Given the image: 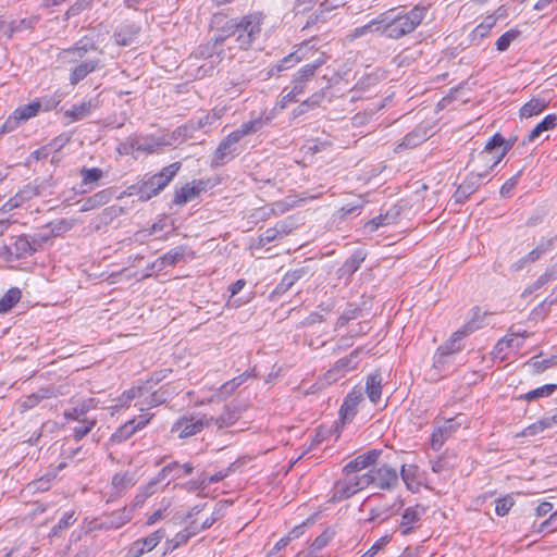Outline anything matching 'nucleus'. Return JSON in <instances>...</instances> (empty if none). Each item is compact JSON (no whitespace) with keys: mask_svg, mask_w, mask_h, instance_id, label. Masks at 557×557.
<instances>
[{"mask_svg":"<svg viewBox=\"0 0 557 557\" xmlns=\"http://www.w3.org/2000/svg\"><path fill=\"white\" fill-rule=\"evenodd\" d=\"M267 14L251 11L245 15L226 18L223 14H214L211 28L215 29V44H224L234 38L239 50L248 51L260 38Z\"/></svg>","mask_w":557,"mask_h":557,"instance_id":"1","label":"nucleus"},{"mask_svg":"<svg viewBox=\"0 0 557 557\" xmlns=\"http://www.w3.org/2000/svg\"><path fill=\"white\" fill-rule=\"evenodd\" d=\"M429 8L417 4L410 10L393 8L382 12L383 38L399 40L412 34L426 17Z\"/></svg>","mask_w":557,"mask_h":557,"instance_id":"2","label":"nucleus"},{"mask_svg":"<svg viewBox=\"0 0 557 557\" xmlns=\"http://www.w3.org/2000/svg\"><path fill=\"white\" fill-rule=\"evenodd\" d=\"M180 169L181 163L174 162L164 166L156 174H145L139 182L128 186L125 194L127 196H137L140 201H148L158 196L171 183Z\"/></svg>","mask_w":557,"mask_h":557,"instance_id":"3","label":"nucleus"},{"mask_svg":"<svg viewBox=\"0 0 557 557\" xmlns=\"http://www.w3.org/2000/svg\"><path fill=\"white\" fill-rule=\"evenodd\" d=\"M466 336L468 335L459 329L448 341L438 346L433 357V368L438 371L448 370L455 355L461 351V341Z\"/></svg>","mask_w":557,"mask_h":557,"instance_id":"4","label":"nucleus"},{"mask_svg":"<svg viewBox=\"0 0 557 557\" xmlns=\"http://www.w3.org/2000/svg\"><path fill=\"white\" fill-rule=\"evenodd\" d=\"M213 417L184 414L172 425L171 433L177 434L178 438H187L200 433L205 428L212 424Z\"/></svg>","mask_w":557,"mask_h":557,"instance_id":"5","label":"nucleus"},{"mask_svg":"<svg viewBox=\"0 0 557 557\" xmlns=\"http://www.w3.org/2000/svg\"><path fill=\"white\" fill-rule=\"evenodd\" d=\"M239 140L233 132L223 138L212 153L210 166L218 169L238 156L240 153Z\"/></svg>","mask_w":557,"mask_h":557,"instance_id":"6","label":"nucleus"},{"mask_svg":"<svg viewBox=\"0 0 557 557\" xmlns=\"http://www.w3.org/2000/svg\"><path fill=\"white\" fill-rule=\"evenodd\" d=\"M517 137L505 139L499 133H495L485 144V147L476 156L479 161H485L490 153L499 151L495 162H500L506 153L515 146Z\"/></svg>","mask_w":557,"mask_h":557,"instance_id":"7","label":"nucleus"},{"mask_svg":"<svg viewBox=\"0 0 557 557\" xmlns=\"http://www.w3.org/2000/svg\"><path fill=\"white\" fill-rule=\"evenodd\" d=\"M457 419L458 417L435 421V426L430 438L431 448L433 450L438 451L445 442L460 428L461 423L457 421Z\"/></svg>","mask_w":557,"mask_h":557,"instance_id":"8","label":"nucleus"},{"mask_svg":"<svg viewBox=\"0 0 557 557\" xmlns=\"http://www.w3.org/2000/svg\"><path fill=\"white\" fill-rule=\"evenodd\" d=\"M426 513V507L417 504L407 507L401 513V520L397 527V531L401 535H408L420 528L423 516Z\"/></svg>","mask_w":557,"mask_h":557,"instance_id":"9","label":"nucleus"},{"mask_svg":"<svg viewBox=\"0 0 557 557\" xmlns=\"http://www.w3.org/2000/svg\"><path fill=\"white\" fill-rule=\"evenodd\" d=\"M153 414H143L121 425L110 437L111 443L120 444L131 438L137 431L144 429Z\"/></svg>","mask_w":557,"mask_h":557,"instance_id":"10","label":"nucleus"},{"mask_svg":"<svg viewBox=\"0 0 557 557\" xmlns=\"http://www.w3.org/2000/svg\"><path fill=\"white\" fill-rule=\"evenodd\" d=\"M39 111V103H37L36 100L27 104L20 106L14 110L13 114L9 116L8 120L4 122L2 131L4 133L12 132L16 127H18L21 123H24L29 119L36 116Z\"/></svg>","mask_w":557,"mask_h":557,"instance_id":"11","label":"nucleus"},{"mask_svg":"<svg viewBox=\"0 0 557 557\" xmlns=\"http://www.w3.org/2000/svg\"><path fill=\"white\" fill-rule=\"evenodd\" d=\"M363 400V391L360 386H355L344 398L339 408V419L345 423H349L358 412V405Z\"/></svg>","mask_w":557,"mask_h":557,"instance_id":"12","label":"nucleus"},{"mask_svg":"<svg viewBox=\"0 0 557 557\" xmlns=\"http://www.w3.org/2000/svg\"><path fill=\"white\" fill-rule=\"evenodd\" d=\"M59 395H61V392L54 385L40 387L35 393L22 398L17 404V409L21 413H24L35 408L44 399L58 397Z\"/></svg>","mask_w":557,"mask_h":557,"instance_id":"13","label":"nucleus"},{"mask_svg":"<svg viewBox=\"0 0 557 557\" xmlns=\"http://www.w3.org/2000/svg\"><path fill=\"white\" fill-rule=\"evenodd\" d=\"M165 536V530L159 529L146 537L135 541L126 553V557H141L152 550Z\"/></svg>","mask_w":557,"mask_h":557,"instance_id":"14","label":"nucleus"},{"mask_svg":"<svg viewBox=\"0 0 557 557\" xmlns=\"http://www.w3.org/2000/svg\"><path fill=\"white\" fill-rule=\"evenodd\" d=\"M487 176V171L471 172L466 180L457 187L454 199L457 203H463L478 190L480 181Z\"/></svg>","mask_w":557,"mask_h":557,"instance_id":"15","label":"nucleus"},{"mask_svg":"<svg viewBox=\"0 0 557 557\" xmlns=\"http://www.w3.org/2000/svg\"><path fill=\"white\" fill-rule=\"evenodd\" d=\"M308 274V267H300L287 271L282 277L281 282L275 286V288L270 294V298L272 300L278 299L281 296L286 294L299 280H301Z\"/></svg>","mask_w":557,"mask_h":557,"instance_id":"16","label":"nucleus"},{"mask_svg":"<svg viewBox=\"0 0 557 557\" xmlns=\"http://www.w3.org/2000/svg\"><path fill=\"white\" fill-rule=\"evenodd\" d=\"M374 485L384 491H392L399 485V476L395 468L387 465L373 467Z\"/></svg>","mask_w":557,"mask_h":557,"instance_id":"17","label":"nucleus"},{"mask_svg":"<svg viewBox=\"0 0 557 557\" xmlns=\"http://www.w3.org/2000/svg\"><path fill=\"white\" fill-rule=\"evenodd\" d=\"M366 258L367 252L363 249L355 250L354 253L348 259H346V261L337 270V278H344L346 284L350 283L352 275L359 270Z\"/></svg>","mask_w":557,"mask_h":557,"instance_id":"18","label":"nucleus"},{"mask_svg":"<svg viewBox=\"0 0 557 557\" xmlns=\"http://www.w3.org/2000/svg\"><path fill=\"white\" fill-rule=\"evenodd\" d=\"M102 67L101 60L99 58H88L83 60L81 63L76 64L72 67L70 73V83L72 85H77L84 78H86L90 73L100 70Z\"/></svg>","mask_w":557,"mask_h":557,"instance_id":"19","label":"nucleus"},{"mask_svg":"<svg viewBox=\"0 0 557 557\" xmlns=\"http://www.w3.org/2000/svg\"><path fill=\"white\" fill-rule=\"evenodd\" d=\"M381 454L382 450L380 449L368 450L366 454L359 455L354 460L349 461L344 467L343 471L346 475L359 472L370 466H373Z\"/></svg>","mask_w":557,"mask_h":557,"instance_id":"20","label":"nucleus"},{"mask_svg":"<svg viewBox=\"0 0 557 557\" xmlns=\"http://www.w3.org/2000/svg\"><path fill=\"white\" fill-rule=\"evenodd\" d=\"M171 140L165 136H156V135H136V150L146 152L148 154H152L158 152V150L163 146L171 145Z\"/></svg>","mask_w":557,"mask_h":557,"instance_id":"21","label":"nucleus"},{"mask_svg":"<svg viewBox=\"0 0 557 557\" xmlns=\"http://www.w3.org/2000/svg\"><path fill=\"white\" fill-rule=\"evenodd\" d=\"M140 26L135 22L125 21L120 24L113 34V38L119 46L131 45L140 33Z\"/></svg>","mask_w":557,"mask_h":557,"instance_id":"22","label":"nucleus"},{"mask_svg":"<svg viewBox=\"0 0 557 557\" xmlns=\"http://www.w3.org/2000/svg\"><path fill=\"white\" fill-rule=\"evenodd\" d=\"M429 138L428 129L424 126H417L409 132L394 149L395 152H400L405 149H412L424 143Z\"/></svg>","mask_w":557,"mask_h":557,"instance_id":"23","label":"nucleus"},{"mask_svg":"<svg viewBox=\"0 0 557 557\" xmlns=\"http://www.w3.org/2000/svg\"><path fill=\"white\" fill-rule=\"evenodd\" d=\"M383 377L379 370L370 373L366 379V393L371 403L377 404L382 396Z\"/></svg>","mask_w":557,"mask_h":557,"instance_id":"24","label":"nucleus"},{"mask_svg":"<svg viewBox=\"0 0 557 557\" xmlns=\"http://www.w3.org/2000/svg\"><path fill=\"white\" fill-rule=\"evenodd\" d=\"M383 17L380 13L376 17L370 20L367 24L356 27L349 34L350 39H357L368 34H375L383 37Z\"/></svg>","mask_w":557,"mask_h":557,"instance_id":"25","label":"nucleus"},{"mask_svg":"<svg viewBox=\"0 0 557 557\" xmlns=\"http://www.w3.org/2000/svg\"><path fill=\"white\" fill-rule=\"evenodd\" d=\"M13 246L14 259H26L36 252V248L33 247L32 240L28 235L13 236L11 238Z\"/></svg>","mask_w":557,"mask_h":557,"instance_id":"26","label":"nucleus"},{"mask_svg":"<svg viewBox=\"0 0 557 557\" xmlns=\"http://www.w3.org/2000/svg\"><path fill=\"white\" fill-rule=\"evenodd\" d=\"M403 500L399 499L392 505H377L370 509V516L368 521L370 522H382L388 519L403 507Z\"/></svg>","mask_w":557,"mask_h":557,"instance_id":"27","label":"nucleus"},{"mask_svg":"<svg viewBox=\"0 0 557 557\" xmlns=\"http://www.w3.org/2000/svg\"><path fill=\"white\" fill-rule=\"evenodd\" d=\"M97 106L98 101L96 99L84 100L81 103L73 104L70 110L65 111V116L71 117L72 121H81L89 116Z\"/></svg>","mask_w":557,"mask_h":557,"instance_id":"28","label":"nucleus"},{"mask_svg":"<svg viewBox=\"0 0 557 557\" xmlns=\"http://www.w3.org/2000/svg\"><path fill=\"white\" fill-rule=\"evenodd\" d=\"M334 536V531L326 529L311 543L307 552H301L297 557H321L319 553L330 543Z\"/></svg>","mask_w":557,"mask_h":557,"instance_id":"29","label":"nucleus"},{"mask_svg":"<svg viewBox=\"0 0 557 557\" xmlns=\"http://www.w3.org/2000/svg\"><path fill=\"white\" fill-rule=\"evenodd\" d=\"M98 50L92 39L87 36L81 38L74 44L73 47L66 49L64 52L73 55V61L82 60L86 57L89 51Z\"/></svg>","mask_w":557,"mask_h":557,"instance_id":"30","label":"nucleus"},{"mask_svg":"<svg viewBox=\"0 0 557 557\" xmlns=\"http://www.w3.org/2000/svg\"><path fill=\"white\" fill-rule=\"evenodd\" d=\"M557 125V115L548 114L546 115L540 123H537L534 128L528 134V136L523 139L522 144L532 143L536 138H539L544 132L554 129Z\"/></svg>","mask_w":557,"mask_h":557,"instance_id":"31","label":"nucleus"},{"mask_svg":"<svg viewBox=\"0 0 557 557\" xmlns=\"http://www.w3.org/2000/svg\"><path fill=\"white\" fill-rule=\"evenodd\" d=\"M357 492L359 491L355 486V482L352 479L337 481L333 487L332 500L341 502L344 499H348L351 496H354Z\"/></svg>","mask_w":557,"mask_h":557,"instance_id":"32","label":"nucleus"},{"mask_svg":"<svg viewBox=\"0 0 557 557\" xmlns=\"http://www.w3.org/2000/svg\"><path fill=\"white\" fill-rule=\"evenodd\" d=\"M96 407L95 398L84 399L78 403L75 407L66 409L63 413L66 420L82 421L87 412Z\"/></svg>","mask_w":557,"mask_h":557,"instance_id":"33","label":"nucleus"},{"mask_svg":"<svg viewBox=\"0 0 557 557\" xmlns=\"http://www.w3.org/2000/svg\"><path fill=\"white\" fill-rule=\"evenodd\" d=\"M172 395L173 393H171L169 388L161 386L143 400L140 410L143 411L145 408L150 409L163 405L172 397Z\"/></svg>","mask_w":557,"mask_h":557,"instance_id":"34","label":"nucleus"},{"mask_svg":"<svg viewBox=\"0 0 557 557\" xmlns=\"http://www.w3.org/2000/svg\"><path fill=\"white\" fill-rule=\"evenodd\" d=\"M361 352V348H356L352 350L348 356H345L341 359H338L332 370H330V373H345L347 371H351L357 368L358 366V357Z\"/></svg>","mask_w":557,"mask_h":557,"instance_id":"35","label":"nucleus"},{"mask_svg":"<svg viewBox=\"0 0 557 557\" xmlns=\"http://www.w3.org/2000/svg\"><path fill=\"white\" fill-rule=\"evenodd\" d=\"M313 78L311 69L300 67L294 75L290 82V88L294 90V95H302L306 90L308 82Z\"/></svg>","mask_w":557,"mask_h":557,"instance_id":"36","label":"nucleus"},{"mask_svg":"<svg viewBox=\"0 0 557 557\" xmlns=\"http://www.w3.org/2000/svg\"><path fill=\"white\" fill-rule=\"evenodd\" d=\"M132 519V510L122 508L115 510L106 517L103 525L108 529H119Z\"/></svg>","mask_w":557,"mask_h":557,"instance_id":"37","label":"nucleus"},{"mask_svg":"<svg viewBox=\"0 0 557 557\" xmlns=\"http://www.w3.org/2000/svg\"><path fill=\"white\" fill-rule=\"evenodd\" d=\"M239 409L237 407L225 406L223 412L218 417H213L212 424L219 429H224L233 425L239 419Z\"/></svg>","mask_w":557,"mask_h":557,"instance_id":"38","label":"nucleus"},{"mask_svg":"<svg viewBox=\"0 0 557 557\" xmlns=\"http://www.w3.org/2000/svg\"><path fill=\"white\" fill-rule=\"evenodd\" d=\"M301 60L302 55H299L298 51H294L281 59L276 64L272 65L269 70V76L278 75L281 72L295 66Z\"/></svg>","mask_w":557,"mask_h":557,"instance_id":"39","label":"nucleus"},{"mask_svg":"<svg viewBox=\"0 0 557 557\" xmlns=\"http://www.w3.org/2000/svg\"><path fill=\"white\" fill-rule=\"evenodd\" d=\"M268 121L269 117L263 119L262 116H258L253 120L243 123L238 128L233 131V133L237 136V138L242 139L247 135H251L260 131Z\"/></svg>","mask_w":557,"mask_h":557,"instance_id":"40","label":"nucleus"},{"mask_svg":"<svg viewBox=\"0 0 557 557\" xmlns=\"http://www.w3.org/2000/svg\"><path fill=\"white\" fill-rule=\"evenodd\" d=\"M546 107L547 101L545 99L532 98L521 107L520 116L522 119H529L534 115H539L546 109Z\"/></svg>","mask_w":557,"mask_h":557,"instance_id":"41","label":"nucleus"},{"mask_svg":"<svg viewBox=\"0 0 557 557\" xmlns=\"http://www.w3.org/2000/svg\"><path fill=\"white\" fill-rule=\"evenodd\" d=\"M186 250V246H177L159 257L157 264H160V268L173 267L184 258Z\"/></svg>","mask_w":557,"mask_h":557,"instance_id":"42","label":"nucleus"},{"mask_svg":"<svg viewBox=\"0 0 557 557\" xmlns=\"http://www.w3.org/2000/svg\"><path fill=\"white\" fill-rule=\"evenodd\" d=\"M111 196H112L111 189L100 190V191L94 194L92 196L88 197L85 200L82 210L83 211H88V210H92L95 208H98L100 206H103V205H106V203H108L110 201Z\"/></svg>","mask_w":557,"mask_h":557,"instance_id":"43","label":"nucleus"},{"mask_svg":"<svg viewBox=\"0 0 557 557\" xmlns=\"http://www.w3.org/2000/svg\"><path fill=\"white\" fill-rule=\"evenodd\" d=\"M22 292L18 287H11L0 299V313L9 312L21 299Z\"/></svg>","mask_w":557,"mask_h":557,"instance_id":"44","label":"nucleus"},{"mask_svg":"<svg viewBox=\"0 0 557 557\" xmlns=\"http://www.w3.org/2000/svg\"><path fill=\"white\" fill-rule=\"evenodd\" d=\"M224 44H215V33L210 38V40L205 45L200 46L196 52V54L203 59L212 58L213 55H216L218 58H221L223 54L222 46Z\"/></svg>","mask_w":557,"mask_h":557,"instance_id":"45","label":"nucleus"},{"mask_svg":"<svg viewBox=\"0 0 557 557\" xmlns=\"http://www.w3.org/2000/svg\"><path fill=\"white\" fill-rule=\"evenodd\" d=\"M472 317L471 319L460 329L467 335L473 333L474 331L483 327V320L486 315V312H482L480 307L472 308Z\"/></svg>","mask_w":557,"mask_h":557,"instance_id":"46","label":"nucleus"},{"mask_svg":"<svg viewBox=\"0 0 557 557\" xmlns=\"http://www.w3.org/2000/svg\"><path fill=\"white\" fill-rule=\"evenodd\" d=\"M557 391V384H545L518 397L521 400L532 401L537 398L548 397Z\"/></svg>","mask_w":557,"mask_h":557,"instance_id":"47","label":"nucleus"},{"mask_svg":"<svg viewBox=\"0 0 557 557\" xmlns=\"http://www.w3.org/2000/svg\"><path fill=\"white\" fill-rule=\"evenodd\" d=\"M195 197H197V191H195L191 185L187 183L175 190L172 205L184 206L191 201Z\"/></svg>","mask_w":557,"mask_h":557,"instance_id":"48","label":"nucleus"},{"mask_svg":"<svg viewBox=\"0 0 557 557\" xmlns=\"http://www.w3.org/2000/svg\"><path fill=\"white\" fill-rule=\"evenodd\" d=\"M147 391L148 388L144 386H133L116 399V407L127 408L133 399L143 397Z\"/></svg>","mask_w":557,"mask_h":557,"instance_id":"49","label":"nucleus"},{"mask_svg":"<svg viewBox=\"0 0 557 557\" xmlns=\"http://www.w3.org/2000/svg\"><path fill=\"white\" fill-rule=\"evenodd\" d=\"M419 471V467L416 465H403L400 468V476L407 488L410 491H414V485L418 486L417 474Z\"/></svg>","mask_w":557,"mask_h":557,"instance_id":"50","label":"nucleus"},{"mask_svg":"<svg viewBox=\"0 0 557 557\" xmlns=\"http://www.w3.org/2000/svg\"><path fill=\"white\" fill-rule=\"evenodd\" d=\"M497 17L487 15L470 34L471 40L484 38L491 29L496 25Z\"/></svg>","mask_w":557,"mask_h":557,"instance_id":"51","label":"nucleus"},{"mask_svg":"<svg viewBox=\"0 0 557 557\" xmlns=\"http://www.w3.org/2000/svg\"><path fill=\"white\" fill-rule=\"evenodd\" d=\"M361 308H359L357 305L348 304L343 313L338 317L335 323V327H344L349 321L357 319L361 314Z\"/></svg>","mask_w":557,"mask_h":557,"instance_id":"52","label":"nucleus"},{"mask_svg":"<svg viewBox=\"0 0 557 557\" xmlns=\"http://www.w3.org/2000/svg\"><path fill=\"white\" fill-rule=\"evenodd\" d=\"M79 424L73 429V437L75 442L83 440L96 425V419L84 418L82 421H77Z\"/></svg>","mask_w":557,"mask_h":557,"instance_id":"53","label":"nucleus"},{"mask_svg":"<svg viewBox=\"0 0 557 557\" xmlns=\"http://www.w3.org/2000/svg\"><path fill=\"white\" fill-rule=\"evenodd\" d=\"M521 35V32L518 29H509L504 33L495 42L496 49L499 52L506 51L510 44L516 40Z\"/></svg>","mask_w":557,"mask_h":557,"instance_id":"54","label":"nucleus"},{"mask_svg":"<svg viewBox=\"0 0 557 557\" xmlns=\"http://www.w3.org/2000/svg\"><path fill=\"white\" fill-rule=\"evenodd\" d=\"M552 248H553L552 239L543 240L541 244H539L534 249H532L527 255V259H529V262L534 263L537 260H540L544 255H546L548 251H550Z\"/></svg>","mask_w":557,"mask_h":557,"instance_id":"55","label":"nucleus"},{"mask_svg":"<svg viewBox=\"0 0 557 557\" xmlns=\"http://www.w3.org/2000/svg\"><path fill=\"white\" fill-rule=\"evenodd\" d=\"M249 374L247 372H244L243 374L225 382L222 386H221V394L223 396H231L247 379H248Z\"/></svg>","mask_w":557,"mask_h":557,"instance_id":"56","label":"nucleus"},{"mask_svg":"<svg viewBox=\"0 0 557 557\" xmlns=\"http://www.w3.org/2000/svg\"><path fill=\"white\" fill-rule=\"evenodd\" d=\"M557 280V263L549 265L536 281L533 282V289H540L548 282Z\"/></svg>","mask_w":557,"mask_h":557,"instance_id":"57","label":"nucleus"},{"mask_svg":"<svg viewBox=\"0 0 557 557\" xmlns=\"http://www.w3.org/2000/svg\"><path fill=\"white\" fill-rule=\"evenodd\" d=\"M528 364L534 368L536 373H542L553 366L557 364V356H552L550 358L540 360L539 356L532 357L528 362Z\"/></svg>","mask_w":557,"mask_h":557,"instance_id":"58","label":"nucleus"},{"mask_svg":"<svg viewBox=\"0 0 557 557\" xmlns=\"http://www.w3.org/2000/svg\"><path fill=\"white\" fill-rule=\"evenodd\" d=\"M172 480H178L188 476L194 471V466L190 462L180 463L178 461H171Z\"/></svg>","mask_w":557,"mask_h":557,"instance_id":"59","label":"nucleus"},{"mask_svg":"<svg viewBox=\"0 0 557 557\" xmlns=\"http://www.w3.org/2000/svg\"><path fill=\"white\" fill-rule=\"evenodd\" d=\"M227 507V502H219L213 512L209 518H207L202 524L200 525V529H209L211 528L218 520L224 517L225 508Z\"/></svg>","mask_w":557,"mask_h":557,"instance_id":"60","label":"nucleus"},{"mask_svg":"<svg viewBox=\"0 0 557 557\" xmlns=\"http://www.w3.org/2000/svg\"><path fill=\"white\" fill-rule=\"evenodd\" d=\"M81 176L83 184H94L97 183L102 176L103 172L99 168H82Z\"/></svg>","mask_w":557,"mask_h":557,"instance_id":"61","label":"nucleus"},{"mask_svg":"<svg viewBox=\"0 0 557 557\" xmlns=\"http://www.w3.org/2000/svg\"><path fill=\"white\" fill-rule=\"evenodd\" d=\"M495 512L499 517L506 516L515 505V499L511 495H506L496 499Z\"/></svg>","mask_w":557,"mask_h":557,"instance_id":"62","label":"nucleus"},{"mask_svg":"<svg viewBox=\"0 0 557 557\" xmlns=\"http://www.w3.org/2000/svg\"><path fill=\"white\" fill-rule=\"evenodd\" d=\"M112 485L122 492L134 485L133 478L128 473H115L112 478Z\"/></svg>","mask_w":557,"mask_h":557,"instance_id":"63","label":"nucleus"},{"mask_svg":"<svg viewBox=\"0 0 557 557\" xmlns=\"http://www.w3.org/2000/svg\"><path fill=\"white\" fill-rule=\"evenodd\" d=\"M454 467L455 463L450 461V456L447 451L436 460L431 461V469L435 473H441L442 471L449 470Z\"/></svg>","mask_w":557,"mask_h":557,"instance_id":"64","label":"nucleus"}]
</instances>
